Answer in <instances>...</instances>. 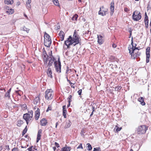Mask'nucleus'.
Returning <instances> with one entry per match:
<instances>
[{
	"label": "nucleus",
	"instance_id": "f257e3e1",
	"mask_svg": "<svg viewBox=\"0 0 151 151\" xmlns=\"http://www.w3.org/2000/svg\"><path fill=\"white\" fill-rule=\"evenodd\" d=\"M80 43L79 37L77 34H76V31H75L73 37L71 36H69L67 39V40L65 41L64 42L65 44L67 46V48H70V45H73V46H76V45Z\"/></svg>",
	"mask_w": 151,
	"mask_h": 151
},
{
	"label": "nucleus",
	"instance_id": "f03ea898",
	"mask_svg": "<svg viewBox=\"0 0 151 151\" xmlns=\"http://www.w3.org/2000/svg\"><path fill=\"white\" fill-rule=\"evenodd\" d=\"M33 111L32 110L28 111L27 113L23 115V118L26 122L27 124H28L33 120Z\"/></svg>",
	"mask_w": 151,
	"mask_h": 151
},
{
	"label": "nucleus",
	"instance_id": "7ed1b4c3",
	"mask_svg": "<svg viewBox=\"0 0 151 151\" xmlns=\"http://www.w3.org/2000/svg\"><path fill=\"white\" fill-rule=\"evenodd\" d=\"M44 45L47 47H50L52 43V40L50 37L49 35L45 32L44 33Z\"/></svg>",
	"mask_w": 151,
	"mask_h": 151
},
{
	"label": "nucleus",
	"instance_id": "20e7f679",
	"mask_svg": "<svg viewBox=\"0 0 151 151\" xmlns=\"http://www.w3.org/2000/svg\"><path fill=\"white\" fill-rule=\"evenodd\" d=\"M54 67L56 71L60 73L61 72V64L60 60V58H58V61L55 60L54 62Z\"/></svg>",
	"mask_w": 151,
	"mask_h": 151
},
{
	"label": "nucleus",
	"instance_id": "39448f33",
	"mask_svg": "<svg viewBox=\"0 0 151 151\" xmlns=\"http://www.w3.org/2000/svg\"><path fill=\"white\" fill-rule=\"evenodd\" d=\"M141 14L139 12L135 11L133 13L132 18L134 21H138L141 19Z\"/></svg>",
	"mask_w": 151,
	"mask_h": 151
},
{
	"label": "nucleus",
	"instance_id": "423d86ee",
	"mask_svg": "<svg viewBox=\"0 0 151 151\" xmlns=\"http://www.w3.org/2000/svg\"><path fill=\"white\" fill-rule=\"evenodd\" d=\"M51 89H47L45 91V97L46 99L48 100H50L52 98L53 93L51 91Z\"/></svg>",
	"mask_w": 151,
	"mask_h": 151
},
{
	"label": "nucleus",
	"instance_id": "0eeeda50",
	"mask_svg": "<svg viewBox=\"0 0 151 151\" xmlns=\"http://www.w3.org/2000/svg\"><path fill=\"white\" fill-rule=\"evenodd\" d=\"M147 129L145 125H141L137 129V133L139 134H144L145 133Z\"/></svg>",
	"mask_w": 151,
	"mask_h": 151
},
{
	"label": "nucleus",
	"instance_id": "6e6552de",
	"mask_svg": "<svg viewBox=\"0 0 151 151\" xmlns=\"http://www.w3.org/2000/svg\"><path fill=\"white\" fill-rule=\"evenodd\" d=\"M48 59H49V62L47 64V67H50L52 65L53 62L55 61V58L52 54H51Z\"/></svg>",
	"mask_w": 151,
	"mask_h": 151
},
{
	"label": "nucleus",
	"instance_id": "1a4fd4ad",
	"mask_svg": "<svg viewBox=\"0 0 151 151\" xmlns=\"http://www.w3.org/2000/svg\"><path fill=\"white\" fill-rule=\"evenodd\" d=\"M150 47H147L146 49V63H148L149 61V58L150 56Z\"/></svg>",
	"mask_w": 151,
	"mask_h": 151
},
{
	"label": "nucleus",
	"instance_id": "9d476101",
	"mask_svg": "<svg viewBox=\"0 0 151 151\" xmlns=\"http://www.w3.org/2000/svg\"><path fill=\"white\" fill-rule=\"evenodd\" d=\"M128 50L129 51V53L130 55H131L132 56V55L133 54V56L134 55V51L136 50H139V49H138V47H135V48L132 49V47L131 46H129V47H128Z\"/></svg>",
	"mask_w": 151,
	"mask_h": 151
},
{
	"label": "nucleus",
	"instance_id": "9b49d317",
	"mask_svg": "<svg viewBox=\"0 0 151 151\" xmlns=\"http://www.w3.org/2000/svg\"><path fill=\"white\" fill-rule=\"evenodd\" d=\"M114 1H112L111 4H110V10L111 11L110 14L111 16H112L113 13L114 12Z\"/></svg>",
	"mask_w": 151,
	"mask_h": 151
},
{
	"label": "nucleus",
	"instance_id": "f8f14e48",
	"mask_svg": "<svg viewBox=\"0 0 151 151\" xmlns=\"http://www.w3.org/2000/svg\"><path fill=\"white\" fill-rule=\"evenodd\" d=\"M47 76L48 77L52 78H53V76H52V72L51 69L50 67H48L47 70Z\"/></svg>",
	"mask_w": 151,
	"mask_h": 151
},
{
	"label": "nucleus",
	"instance_id": "ddd939ff",
	"mask_svg": "<svg viewBox=\"0 0 151 151\" xmlns=\"http://www.w3.org/2000/svg\"><path fill=\"white\" fill-rule=\"evenodd\" d=\"M107 12V10L102 11L101 8L100 7V10L98 14L99 15H100L102 16H104L106 15Z\"/></svg>",
	"mask_w": 151,
	"mask_h": 151
},
{
	"label": "nucleus",
	"instance_id": "4468645a",
	"mask_svg": "<svg viewBox=\"0 0 151 151\" xmlns=\"http://www.w3.org/2000/svg\"><path fill=\"white\" fill-rule=\"evenodd\" d=\"M47 122V120L45 118H43L40 121V123L41 125L45 126L46 125Z\"/></svg>",
	"mask_w": 151,
	"mask_h": 151
},
{
	"label": "nucleus",
	"instance_id": "2eb2a0df",
	"mask_svg": "<svg viewBox=\"0 0 151 151\" xmlns=\"http://www.w3.org/2000/svg\"><path fill=\"white\" fill-rule=\"evenodd\" d=\"M42 130L41 129H40L38 131V132L37 136V138L36 142H38L41 139V134L42 133Z\"/></svg>",
	"mask_w": 151,
	"mask_h": 151
},
{
	"label": "nucleus",
	"instance_id": "dca6fc26",
	"mask_svg": "<svg viewBox=\"0 0 151 151\" xmlns=\"http://www.w3.org/2000/svg\"><path fill=\"white\" fill-rule=\"evenodd\" d=\"M98 39V42L100 45L102 44L103 43V41L102 39L103 37L101 35H97Z\"/></svg>",
	"mask_w": 151,
	"mask_h": 151
},
{
	"label": "nucleus",
	"instance_id": "f3484780",
	"mask_svg": "<svg viewBox=\"0 0 151 151\" xmlns=\"http://www.w3.org/2000/svg\"><path fill=\"white\" fill-rule=\"evenodd\" d=\"M71 148L70 147H68L66 145L65 147H63L61 150L60 151H70Z\"/></svg>",
	"mask_w": 151,
	"mask_h": 151
},
{
	"label": "nucleus",
	"instance_id": "a211bd4d",
	"mask_svg": "<svg viewBox=\"0 0 151 151\" xmlns=\"http://www.w3.org/2000/svg\"><path fill=\"white\" fill-rule=\"evenodd\" d=\"M59 35L60 37V40L61 41H63L64 38V34L63 32L62 31H60L59 33Z\"/></svg>",
	"mask_w": 151,
	"mask_h": 151
},
{
	"label": "nucleus",
	"instance_id": "6ab92c4d",
	"mask_svg": "<svg viewBox=\"0 0 151 151\" xmlns=\"http://www.w3.org/2000/svg\"><path fill=\"white\" fill-rule=\"evenodd\" d=\"M138 101L140 103V104L142 105H145V104L144 101V98L143 97H140L138 99Z\"/></svg>",
	"mask_w": 151,
	"mask_h": 151
},
{
	"label": "nucleus",
	"instance_id": "aec40b11",
	"mask_svg": "<svg viewBox=\"0 0 151 151\" xmlns=\"http://www.w3.org/2000/svg\"><path fill=\"white\" fill-rule=\"evenodd\" d=\"M40 102V98L39 97H37L34 99L33 101V103L35 104H37Z\"/></svg>",
	"mask_w": 151,
	"mask_h": 151
},
{
	"label": "nucleus",
	"instance_id": "412c9836",
	"mask_svg": "<svg viewBox=\"0 0 151 151\" xmlns=\"http://www.w3.org/2000/svg\"><path fill=\"white\" fill-rule=\"evenodd\" d=\"M20 30L22 31H23L26 32L27 33H28L29 31V29L27 28L25 26H23L22 27L20 28Z\"/></svg>",
	"mask_w": 151,
	"mask_h": 151
},
{
	"label": "nucleus",
	"instance_id": "4be33fe9",
	"mask_svg": "<svg viewBox=\"0 0 151 151\" xmlns=\"http://www.w3.org/2000/svg\"><path fill=\"white\" fill-rule=\"evenodd\" d=\"M71 123L70 121L69 120H68L66 122V124L65 126V128H67L70 127L71 125Z\"/></svg>",
	"mask_w": 151,
	"mask_h": 151
},
{
	"label": "nucleus",
	"instance_id": "5701e85b",
	"mask_svg": "<svg viewBox=\"0 0 151 151\" xmlns=\"http://www.w3.org/2000/svg\"><path fill=\"white\" fill-rule=\"evenodd\" d=\"M5 3L7 4H12L13 2V0H5L4 1Z\"/></svg>",
	"mask_w": 151,
	"mask_h": 151
},
{
	"label": "nucleus",
	"instance_id": "b1692460",
	"mask_svg": "<svg viewBox=\"0 0 151 151\" xmlns=\"http://www.w3.org/2000/svg\"><path fill=\"white\" fill-rule=\"evenodd\" d=\"M14 12V10L12 9H8L6 11V12L9 14H12Z\"/></svg>",
	"mask_w": 151,
	"mask_h": 151
},
{
	"label": "nucleus",
	"instance_id": "393cba45",
	"mask_svg": "<svg viewBox=\"0 0 151 151\" xmlns=\"http://www.w3.org/2000/svg\"><path fill=\"white\" fill-rule=\"evenodd\" d=\"M86 145H87L86 148L87 150H91L92 149V147L90 143H88Z\"/></svg>",
	"mask_w": 151,
	"mask_h": 151
},
{
	"label": "nucleus",
	"instance_id": "a878e982",
	"mask_svg": "<svg viewBox=\"0 0 151 151\" xmlns=\"http://www.w3.org/2000/svg\"><path fill=\"white\" fill-rule=\"evenodd\" d=\"M78 17V15L77 14H76L71 19L73 21H76Z\"/></svg>",
	"mask_w": 151,
	"mask_h": 151
},
{
	"label": "nucleus",
	"instance_id": "bb28decb",
	"mask_svg": "<svg viewBox=\"0 0 151 151\" xmlns=\"http://www.w3.org/2000/svg\"><path fill=\"white\" fill-rule=\"evenodd\" d=\"M31 2V0H27V1L26 2V5L28 9L30 8V4Z\"/></svg>",
	"mask_w": 151,
	"mask_h": 151
},
{
	"label": "nucleus",
	"instance_id": "cd10ccee",
	"mask_svg": "<svg viewBox=\"0 0 151 151\" xmlns=\"http://www.w3.org/2000/svg\"><path fill=\"white\" fill-rule=\"evenodd\" d=\"M122 129V127H119L117 126H116L114 130H115L116 132H118L119 131Z\"/></svg>",
	"mask_w": 151,
	"mask_h": 151
},
{
	"label": "nucleus",
	"instance_id": "c85d7f7f",
	"mask_svg": "<svg viewBox=\"0 0 151 151\" xmlns=\"http://www.w3.org/2000/svg\"><path fill=\"white\" fill-rule=\"evenodd\" d=\"M54 4L57 6H59V3L58 0H52Z\"/></svg>",
	"mask_w": 151,
	"mask_h": 151
},
{
	"label": "nucleus",
	"instance_id": "c756f323",
	"mask_svg": "<svg viewBox=\"0 0 151 151\" xmlns=\"http://www.w3.org/2000/svg\"><path fill=\"white\" fill-rule=\"evenodd\" d=\"M21 106L22 108V109L23 110H26L27 108V105L25 104H23L21 105Z\"/></svg>",
	"mask_w": 151,
	"mask_h": 151
},
{
	"label": "nucleus",
	"instance_id": "7c9ffc66",
	"mask_svg": "<svg viewBox=\"0 0 151 151\" xmlns=\"http://www.w3.org/2000/svg\"><path fill=\"white\" fill-rule=\"evenodd\" d=\"M66 113H67V110H63V116H64V118H66L67 117L66 116Z\"/></svg>",
	"mask_w": 151,
	"mask_h": 151
},
{
	"label": "nucleus",
	"instance_id": "2f4dec72",
	"mask_svg": "<svg viewBox=\"0 0 151 151\" xmlns=\"http://www.w3.org/2000/svg\"><path fill=\"white\" fill-rule=\"evenodd\" d=\"M131 45L132 46V50L135 48V47H136L137 46V45L136 44H134L133 43V39L132 37V39L131 40Z\"/></svg>",
	"mask_w": 151,
	"mask_h": 151
},
{
	"label": "nucleus",
	"instance_id": "473e14b6",
	"mask_svg": "<svg viewBox=\"0 0 151 151\" xmlns=\"http://www.w3.org/2000/svg\"><path fill=\"white\" fill-rule=\"evenodd\" d=\"M67 81L69 82V84L71 86V87L74 88H75V86H73L74 84L71 83L70 80L68 79L67 77Z\"/></svg>",
	"mask_w": 151,
	"mask_h": 151
},
{
	"label": "nucleus",
	"instance_id": "72a5a7b5",
	"mask_svg": "<svg viewBox=\"0 0 151 151\" xmlns=\"http://www.w3.org/2000/svg\"><path fill=\"white\" fill-rule=\"evenodd\" d=\"M27 126H26L24 129L23 130L22 133V135H24L26 133L27 131Z\"/></svg>",
	"mask_w": 151,
	"mask_h": 151
},
{
	"label": "nucleus",
	"instance_id": "f704fd0d",
	"mask_svg": "<svg viewBox=\"0 0 151 151\" xmlns=\"http://www.w3.org/2000/svg\"><path fill=\"white\" fill-rule=\"evenodd\" d=\"M23 123V122L21 120H19L18 121V123L17 125L18 126L20 127Z\"/></svg>",
	"mask_w": 151,
	"mask_h": 151
},
{
	"label": "nucleus",
	"instance_id": "c9c22d12",
	"mask_svg": "<svg viewBox=\"0 0 151 151\" xmlns=\"http://www.w3.org/2000/svg\"><path fill=\"white\" fill-rule=\"evenodd\" d=\"M10 93L7 91V92L6 93L5 96V97H8L9 99L10 97Z\"/></svg>",
	"mask_w": 151,
	"mask_h": 151
},
{
	"label": "nucleus",
	"instance_id": "e433bc0d",
	"mask_svg": "<svg viewBox=\"0 0 151 151\" xmlns=\"http://www.w3.org/2000/svg\"><path fill=\"white\" fill-rule=\"evenodd\" d=\"M145 22H146L147 23V21H148V17L147 14L146 12H145Z\"/></svg>",
	"mask_w": 151,
	"mask_h": 151
},
{
	"label": "nucleus",
	"instance_id": "4c0bfd02",
	"mask_svg": "<svg viewBox=\"0 0 151 151\" xmlns=\"http://www.w3.org/2000/svg\"><path fill=\"white\" fill-rule=\"evenodd\" d=\"M48 58H47L43 59L44 63V64L45 65H46L47 66V61H48Z\"/></svg>",
	"mask_w": 151,
	"mask_h": 151
},
{
	"label": "nucleus",
	"instance_id": "58836bf2",
	"mask_svg": "<svg viewBox=\"0 0 151 151\" xmlns=\"http://www.w3.org/2000/svg\"><path fill=\"white\" fill-rule=\"evenodd\" d=\"M121 88V87L120 86H117L115 87V90L116 91H118L120 90Z\"/></svg>",
	"mask_w": 151,
	"mask_h": 151
},
{
	"label": "nucleus",
	"instance_id": "ea45409f",
	"mask_svg": "<svg viewBox=\"0 0 151 151\" xmlns=\"http://www.w3.org/2000/svg\"><path fill=\"white\" fill-rule=\"evenodd\" d=\"M93 151H101L99 147H95L93 148Z\"/></svg>",
	"mask_w": 151,
	"mask_h": 151
},
{
	"label": "nucleus",
	"instance_id": "a19ab883",
	"mask_svg": "<svg viewBox=\"0 0 151 151\" xmlns=\"http://www.w3.org/2000/svg\"><path fill=\"white\" fill-rule=\"evenodd\" d=\"M35 114L40 115V110L38 108H37V110L35 111Z\"/></svg>",
	"mask_w": 151,
	"mask_h": 151
},
{
	"label": "nucleus",
	"instance_id": "79ce46f5",
	"mask_svg": "<svg viewBox=\"0 0 151 151\" xmlns=\"http://www.w3.org/2000/svg\"><path fill=\"white\" fill-rule=\"evenodd\" d=\"M135 54V57H137L139 56L140 55V53L139 52H134Z\"/></svg>",
	"mask_w": 151,
	"mask_h": 151
},
{
	"label": "nucleus",
	"instance_id": "37998d69",
	"mask_svg": "<svg viewBox=\"0 0 151 151\" xmlns=\"http://www.w3.org/2000/svg\"><path fill=\"white\" fill-rule=\"evenodd\" d=\"M16 92L17 93L18 95L19 96H21V94L22 93V92L19 90L16 91Z\"/></svg>",
	"mask_w": 151,
	"mask_h": 151
},
{
	"label": "nucleus",
	"instance_id": "c03bdc74",
	"mask_svg": "<svg viewBox=\"0 0 151 151\" xmlns=\"http://www.w3.org/2000/svg\"><path fill=\"white\" fill-rule=\"evenodd\" d=\"M40 115L35 114V118L36 120H38Z\"/></svg>",
	"mask_w": 151,
	"mask_h": 151
},
{
	"label": "nucleus",
	"instance_id": "a18cd8bd",
	"mask_svg": "<svg viewBox=\"0 0 151 151\" xmlns=\"http://www.w3.org/2000/svg\"><path fill=\"white\" fill-rule=\"evenodd\" d=\"M77 149H83V147L82 146V144L81 143L78 146V147H77Z\"/></svg>",
	"mask_w": 151,
	"mask_h": 151
},
{
	"label": "nucleus",
	"instance_id": "49530a36",
	"mask_svg": "<svg viewBox=\"0 0 151 151\" xmlns=\"http://www.w3.org/2000/svg\"><path fill=\"white\" fill-rule=\"evenodd\" d=\"M5 150H7L9 151L10 150L9 146V145H6L5 146Z\"/></svg>",
	"mask_w": 151,
	"mask_h": 151
},
{
	"label": "nucleus",
	"instance_id": "de8ad7c7",
	"mask_svg": "<svg viewBox=\"0 0 151 151\" xmlns=\"http://www.w3.org/2000/svg\"><path fill=\"white\" fill-rule=\"evenodd\" d=\"M43 59L44 58H48V56L47 55V54H45V55H43Z\"/></svg>",
	"mask_w": 151,
	"mask_h": 151
},
{
	"label": "nucleus",
	"instance_id": "09e8293b",
	"mask_svg": "<svg viewBox=\"0 0 151 151\" xmlns=\"http://www.w3.org/2000/svg\"><path fill=\"white\" fill-rule=\"evenodd\" d=\"M33 147L32 146L31 147H29V148H28L27 150L29 151H32V148Z\"/></svg>",
	"mask_w": 151,
	"mask_h": 151
},
{
	"label": "nucleus",
	"instance_id": "8fccbe9b",
	"mask_svg": "<svg viewBox=\"0 0 151 151\" xmlns=\"http://www.w3.org/2000/svg\"><path fill=\"white\" fill-rule=\"evenodd\" d=\"M82 90L81 89L79 90L78 91V94L79 95H81V94Z\"/></svg>",
	"mask_w": 151,
	"mask_h": 151
},
{
	"label": "nucleus",
	"instance_id": "3c124183",
	"mask_svg": "<svg viewBox=\"0 0 151 151\" xmlns=\"http://www.w3.org/2000/svg\"><path fill=\"white\" fill-rule=\"evenodd\" d=\"M12 151H19V150L17 148L14 147L12 149Z\"/></svg>",
	"mask_w": 151,
	"mask_h": 151
},
{
	"label": "nucleus",
	"instance_id": "603ef678",
	"mask_svg": "<svg viewBox=\"0 0 151 151\" xmlns=\"http://www.w3.org/2000/svg\"><path fill=\"white\" fill-rule=\"evenodd\" d=\"M124 11L126 12H127L128 11H129V10L127 7H125L124 9Z\"/></svg>",
	"mask_w": 151,
	"mask_h": 151
},
{
	"label": "nucleus",
	"instance_id": "864d4df0",
	"mask_svg": "<svg viewBox=\"0 0 151 151\" xmlns=\"http://www.w3.org/2000/svg\"><path fill=\"white\" fill-rule=\"evenodd\" d=\"M55 144L56 147L58 148L59 147H60V146L59 145V144H58V143L57 142H55Z\"/></svg>",
	"mask_w": 151,
	"mask_h": 151
},
{
	"label": "nucleus",
	"instance_id": "5fc2aeb1",
	"mask_svg": "<svg viewBox=\"0 0 151 151\" xmlns=\"http://www.w3.org/2000/svg\"><path fill=\"white\" fill-rule=\"evenodd\" d=\"M147 22H145V27L146 28H147L148 27V20Z\"/></svg>",
	"mask_w": 151,
	"mask_h": 151
},
{
	"label": "nucleus",
	"instance_id": "6e6d98bb",
	"mask_svg": "<svg viewBox=\"0 0 151 151\" xmlns=\"http://www.w3.org/2000/svg\"><path fill=\"white\" fill-rule=\"evenodd\" d=\"M72 96L71 95H70L69 96V97H68V101H71V99L72 98Z\"/></svg>",
	"mask_w": 151,
	"mask_h": 151
},
{
	"label": "nucleus",
	"instance_id": "4d7b16f0",
	"mask_svg": "<svg viewBox=\"0 0 151 151\" xmlns=\"http://www.w3.org/2000/svg\"><path fill=\"white\" fill-rule=\"evenodd\" d=\"M43 55H45L47 53L46 51H45V49H44L43 50V52H42Z\"/></svg>",
	"mask_w": 151,
	"mask_h": 151
},
{
	"label": "nucleus",
	"instance_id": "13d9d810",
	"mask_svg": "<svg viewBox=\"0 0 151 151\" xmlns=\"http://www.w3.org/2000/svg\"><path fill=\"white\" fill-rule=\"evenodd\" d=\"M68 105H67V107L68 108L70 106V105L71 101H68Z\"/></svg>",
	"mask_w": 151,
	"mask_h": 151
},
{
	"label": "nucleus",
	"instance_id": "bf43d9fd",
	"mask_svg": "<svg viewBox=\"0 0 151 151\" xmlns=\"http://www.w3.org/2000/svg\"><path fill=\"white\" fill-rule=\"evenodd\" d=\"M112 47L114 48H115L116 47V45L115 44H113L112 45Z\"/></svg>",
	"mask_w": 151,
	"mask_h": 151
},
{
	"label": "nucleus",
	"instance_id": "052dcab7",
	"mask_svg": "<svg viewBox=\"0 0 151 151\" xmlns=\"http://www.w3.org/2000/svg\"><path fill=\"white\" fill-rule=\"evenodd\" d=\"M66 106L65 105H64L63 106V110H66Z\"/></svg>",
	"mask_w": 151,
	"mask_h": 151
},
{
	"label": "nucleus",
	"instance_id": "680f3d73",
	"mask_svg": "<svg viewBox=\"0 0 151 151\" xmlns=\"http://www.w3.org/2000/svg\"><path fill=\"white\" fill-rule=\"evenodd\" d=\"M92 111H93V112L94 111H95V108L94 106H92Z\"/></svg>",
	"mask_w": 151,
	"mask_h": 151
},
{
	"label": "nucleus",
	"instance_id": "e2e57ef3",
	"mask_svg": "<svg viewBox=\"0 0 151 151\" xmlns=\"http://www.w3.org/2000/svg\"><path fill=\"white\" fill-rule=\"evenodd\" d=\"M129 33H132V29H131V28L129 30Z\"/></svg>",
	"mask_w": 151,
	"mask_h": 151
},
{
	"label": "nucleus",
	"instance_id": "0e129e2a",
	"mask_svg": "<svg viewBox=\"0 0 151 151\" xmlns=\"http://www.w3.org/2000/svg\"><path fill=\"white\" fill-rule=\"evenodd\" d=\"M53 150H54V151H55V150H56V147H53Z\"/></svg>",
	"mask_w": 151,
	"mask_h": 151
},
{
	"label": "nucleus",
	"instance_id": "69168bd1",
	"mask_svg": "<svg viewBox=\"0 0 151 151\" xmlns=\"http://www.w3.org/2000/svg\"><path fill=\"white\" fill-rule=\"evenodd\" d=\"M49 110H50V109H49V107H48L46 110V112H48Z\"/></svg>",
	"mask_w": 151,
	"mask_h": 151
},
{
	"label": "nucleus",
	"instance_id": "338daca9",
	"mask_svg": "<svg viewBox=\"0 0 151 151\" xmlns=\"http://www.w3.org/2000/svg\"><path fill=\"white\" fill-rule=\"evenodd\" d=\"M11 88H10L8 91H7L9 92L10 93V92L11 91Z\"/></svg>",
	"mask_w": 151,
	"mask_h": 151
},
{
	"label": "nucleus",
	"instance_id": "774afa93",
	"mask_svg": "<svg viewBox=\"0 0 151 151\" xmlns=\"http://www.w3.org/2000/svg\"><path fill=\"white\" fill-rule=\"evenodd\" d=\"M93 114V111H92V112L91 113V114L90 115V116H91Z\"/></svg>",
	"mask_w": 151,
	"mask_h": 151
}]
</instances>
